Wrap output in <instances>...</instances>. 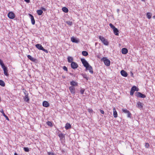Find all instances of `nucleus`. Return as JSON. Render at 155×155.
<instances>
[{"instance_id": "52", "label": "nucleus", "mask_w": 155, "mask_h": 155, "mask_svg": "<svg viewBox=\"0 0 155 155\" xmlns=\"http://www.w3.org/2000/svg\"><path fill=\"white\" fill-rule=\"evenodd\" d=\"M153 18H155V16H153Z\"/></svg>"}, {"instance_id": "8", "label": "nucleus", "mask_w": 155, "mask_h": 155, "mask_svg": "<svg viewBox=\"0 0 155 155\" xmlns=\"http://www.w3.org/2000/svg\"><path fill=\"white\" fill-rule=\"evenodd\" d=\"M71 67L73 69L77 68L78 66V64L74 62H72L71 64Z\"/></svg>"}, {"instance_id": "26", "label": "nucleus", "mask_w": 155, "mask_h": 155, "mask_svg": "<svg viewBox=\"0 0 155 155\" xmlns=\"http://www.w3.org/2000/svg\"><path fill=\"white\" fill-rule=\"evenodd\" d=\"M131 89L134 91H139V88H137L136 86H134L132 87Z\"/></svg>"}, {"instance_id": "37", "label": "nucleus", "mask_w": 155, "mask_h": 155, "mask_svg": "<svg viewBox=\"0 0 155 155\" xmlns=\"http://www.w3.org/2000/svg\"><path fill=\"white\" fill-rule=\"evenodd\" d=\"M24 150L25 152H28L29 151V149L28 147H24Z\"/></svg>"}, {"instance_id": "50", "label": "nucleus", "mask_w": 155, "mask_h": 155, "mask_svg": "<svg viewBox=\"0 0 155 155\" xmlns=\"http://www.w3.org/2000/svg\"><path fill=\"white\" fill-rule=\"evenodd\" d=\"M141 1H143V2H145V0H141Z\"/></svg>"}, {"instance_id": "35", "label": "nucleus", "mask_w": 155, "mask_h": 155, "mask_svg": "<svg viewBox=\"0 0 155 155\" xmlns=\"http://www.w3.org/2000/svg\"><path fill=\"white\" fill-rule=\"evenodd\" d=\"M66 23L68 25H71L72 24V22L70 21H67Z\"/></svg>"}, {"instance_id": "16", "label": "nucleus", "mask_w": 155, "mask_h": 155, "mask_svg": "<svg viewBox=\"0 0 155 155\" xmlns=\"http://www.w3.org/2000/svg\"><path fill=\"white\" fill-rule=\"evenodd\" d=\"M29 15L31 17V19L32 24L33 25H34L35 24V22L33 16L31 14H29Z\"/></svg>"}, {"instance_id": "48", "label": "nucleus", "mask_w": 155, "mask_h": 155, "mask_svg": "<svg viewBox=\"0 0 155 155\" xmlns=\"http://www.w3.org/2000/svg\"><path fill=\"white\" fill-rule=\"evenodd\" d=\"M24 0L27 3H29L30 2V0Z\"/></svg>"}, {"instance_id": "27", "label": "nucleus", "mask_w": 155, "mask_h": 155, "mask_svg": "<svg viewBox=\"0 0 155 155\" xmlns=\"http://www.w3.org/2000/svg\"><path fill=\"white\" fill-rule=\"evenodd\" d=\"M68 61L69 62L71 63L72 62V61L73 60V58L72 57H71L69 56L68 58Z\"/></svg>"}, {"instance_id": "31", "label": "nucleus", "mask_w": 155, "mask_h": 155, "mask_svg": "<svg viewBox=\"0 0 155 155\" xmlns=\"http://www.w3.org/2000/svg\"><path fill=\"white\" fill-rule=\"evenodd\" d=\"M25 101L26 102H28L29 101V98L28 96L26 95L25 98Z\"/></svg>"}, {"instance_id": "10", "label": "nucleus", "mask_w": 155, "mask_h": 155, "mask_svg": "<svg viewBox=\"0 0 155 155\" xmlns=\"http://www.w3.org/2000/svg\"><path fill=\"white\" fill-rule=\"evenodd\" d=\"M4 71V74L6 76H8V71L7 70V68L6 67H5V66H3L2 67Z\"/></svg>"}, {"instance_id": "3", "label": "nucleus", "mask_w": 155, "mask_h": 155, "mask_svg": "<svg viewBox=\"0 0 155 155\" xmlns=\"http://www.w3.org/2000/svg\"><path fill=\"white\" fill-rule=\"evenodd\" d=\"M35 46L38 49L42 50L46 53H48V51L46 49H45L41 45L37 44L35 45Z\"/></svg>"}, {"instance_id": "34", "label": "nucleus", "mask_w": 155, "mask_h": 155, "mask_svg": "<svg viewBox=\"0 0 155 155\" xmlns=\"http://www.w3.org/2000/svg\"><path fill=\"white\" fill-rule=\"evenodd\" d=\"M85 91V90L84 89H81L80 91V92L81 94H84Z\"/></svg>"}, {"instance_id": "7", "label": "nucleus", "mask_w": 155, "mask_h": 155, "mask_svg": "<svg viewBox=\"0 0 155 155\" xmlns=\"http://www.w3.org/2000/svg\"><path fill=\"white\" fill-rule=\"evenodd\" d=\"M8 16L9 18L13 19L15 17V15L13 12H11L8 13Z\"/></svg>"}, {"instance_id": "45", "label": "nucleus", "mask_w": 155, "mask_h": 155, "mask_svg": "<svg viewBox=\"0 0 155 155\" xmlns=\"http://www.w3.org/2000/svg\"><path fill=\"white\" fill-rule=\"evenodd\" d=\"M63 134H59V137L61 138H62L63 137Z\"/></svg>"}, {"instance_id": "38", "label": "nucleus", "mask_w": 155, "mask_h": 155, "mask_svg": "<svg viewBox=\"0 0 155 155\" xmlns=\"http://www.w3.org/2000/svg\"><path fill=\"white\" fill-rule=\"evenodd\" d=\"M145 146L146 148H148L150 147V144L149 143H146Z\"/></svg>"}, {"instance_id": "5", "label": "nucleus", "mask_w": 155, "mask_h": 155, "mask_svg": "<svg viewBox=\"0 0 155 155\" xmlns=\"http://www.w3.org/2000/svg\"><path fill=\"white\" fill-rule=\"evenodd\" d=\"M122 110L123 112L127 114V117L128 118H131V114L130 112L126 109H122Z\"/></svg>"}, {"instance_id": "6", "label": "nucleus", "mask_w": 155, "mask_h": 155, "mask_svg": "<svg viewBox=\"0 0 155 155\" xmlns=\"http://www.w3.org/2000/svg\"><path fill=\"white\" fill-rule=\"evenodd\" d=\"M135 95L137 97L144 98L146 96L140 92H137L135 93Z\"/></svg>"}, {"instance_id": "12", "label": "nucleus", "mask_w": 155, "mask_h": 155, "mask_svg": "<svg viewBox=\"0 0 155 155\" xmlns=\"http://www.w3.org/2000/svg\"><path fill=\"white\" fill-rule=\"evenodd\" d=\"M70 84L71 86H78V83L74 81H72L70 82Z\"/></svg>"}, {"instance_id": "33", "label": "nucleus", "mask_w": 155, "mask_h": 155, "mask_svg": "<svg viewBox=\"0 0 155 155\" xmlns=\"http://www.w3.org/2000/svg\"><path fill=\"white\" fill-rule=\"evenodd\" d=\"M134 91H133V89L132 90L131 88V91H130V94L132 96L134 94Z\"/></svg>"}, {"instance_id": "43", "label": "nucleus", "mask_w": 155, "mask_h": 155, "mask_svg": "<svg viewBox=\"0 0 155 155\" xmlns=\"http://www.w3.org/2000/svg\"><path fill=\"white\" fill-rule=\"evenodd\" d=\"M83 77L84 78H85L87 80H88V78L87 77V75H83Z\"/></svg>"}, {"instance_id": "47", "label": "nucleus", "mask_w": 155, "mask_h": 155, "mask_svg": "<svg viewBox=\"0 0 155 155\" xmlns=\"http://www.w3.org/2000/svg\"><path fill=\"white\" fill-rule=\"evenodd\" d=\"M4 117H5V118H6V120H9L8 117L6 115H5V116Z\"/></svg>"}, {"instance_id": "30", "label": "nucleus", "mask_w": 155, "mask_h": 155, "mask_svg": "<svg viewBox=\"0 0 155 155\" xmlns=\"http://www.w3.org/2000/svg\"><path fill=\"white\" fill-rule=\"evenodd\" d=\"M47 124L48 126H49L51 127H52L53 126L52 123L49 121H48L47 122Z\"/></svg>"}, {"instance_id": "15", "label": "nucleus", "mask_w": 155, "mask_h": 155, "mask_svg": "<svg viewBox=\"0 0 155 155\" xmlns=\"http://www.w3.org/2000/svg\"><path fill=\"white\" fill-rule=\"evenodd\" d=\"M128 51L127 49L126 48H123L121 50V52L122 54H127Z\"/></svg>"}, {"instance_id": "39", "label": "nucleus", "mask_w": 155, "mask_h": 155, "mask_svg": "<svg viewBox=\"0 0 155 155\" xmlns=\"http://www.w3.org/2000/svg\"><path fill=\"white\" fill-rule=\"evenodd\" d=\"M0 112L4 116H5L6 115L5 114V113H4V110L2 109H1L0 110Z\"/></svg>"}, {"instance_id": "4", "label": "nucleus", "mask_w": 155, "mask_h": 155, "mask_svg": "<svg viewBox=\"0 0 155 155\" xmlns=\"http://www.w3.org/2000/svg\"><path fill=\"white\" fill-rule=\"evenodd\" d=\"M81 60L84 66L86 68H87V67L90 65L85 59L81 58Z\"/></svg>"}, {"instance_id": "49", "label": "nucleus", "mask_w": 155, "mask_h": 155, "mask_svg": "<svg viewBox=\"0 0 155 155\" xmlns=\"http://www.w3.org/2000/svg\"><path fill=\"white\" fill-rule=\"evenodd\" d=\"M14 155H18L16 153H14Z\"/></svg>"}, {"instance_id": "9", "label": "nucleus", "mask_w": 155, "mask_h": 155, "mask_svg": "<svg viewBox=\"0 0 155 155\" xmlns=\"http://www.w3.org/2000/svg\"><path fill=\"white\" fill-rule=\"evenodd\" d=\"M69 89L71 93L73 94H74L75 93V87L73 86H70L69 87Z\"/></svg>"}, {"instance_id": "1", "label": "nucleus", "mask_w": 155, "mask_h": 155, "mask_svg": "<svg viewBox=\"0 0 155 155\" xmlns=\"http://www.w3.org/2000/svg\"><path fill=\"white\" fill-rule=\"evenodd\" d=\"M99 38L101 40V42L105 45H108V42L104 37L100 36L99 37Z\"/></svg>"}, {"instance_id": "42", "label": "nucleus", "mask_w": 155, "mask_h": 155, "mask_svg": "<svg viewBox=\"0 0 155 155\" xmlns=\"http://www.w3.org/2000/svg\"><path fill=\"white\" fill-rule=\"evenodd\" d=\"M63 69L65 71H68V69H67V68L65 66L63 67Z\"/></svg>"}, {"instance_id": "41", "label": "nucleus", "mask_w": 155, "mask_h": 155, "mask_svg": "<svg viewBox=\"0 0 155 155\" xmlns=\"http://www.w3.org/2000/svg\"><path fill=\"white\" fill-rule=\"evenodd\" d=\"M88 111L89 113H91L93 112L91 108L88 109Z\"/></svg>"}, {"instance_id": "53", "label": "nucleus", "mask_w": 155, "mask_h": 155, "mask_svg": "<svg viewBox=\"0 0 155 155\" xmlns=\"http://www.w3.org/2000/svg\"><path fill=\"white\" fill-rule=\"evenodd\" d=\"M119 11V9H117V11Z\"/></svg>"}, {"instance_id": "22", "label": "nucleus", "mask_w": 155, "mask_h": 155, "mask_svg": "<svg viewBox=\"0 0 155 155\" xmlns=\"http://www.w3.org/2000/svg\"><path fill=\"white\" fill-rule=\"evenodd\" d=\"M27 57L30 60L34 62L35 60V59L34 58L32 57L31 55H27Z\"/></svg>"}, {"instance_id": "29", "label": "nucleus", "mask_w": 155, "mask_h": 155, "mask_svg": "<svg viewBox=\"0 0 155 155\" xmlns=\"http://www.w3.org/2000/svg\"><path fill=\"white\" fill-rule=\"evenodd\" d=\"M0 85L2 86H5V83L2 80H0Z\"/></svg>"}, {"instance_id": "21", "label": "nucleus", "mask_w": 155, "mask_h": 155, "mask_svg": "<svg viewBox=\"0 0 155 155\" xmlns=\"http://www.w3.org/2000/svg\"><path fill=\"white\" fill-rule=\"evenodd\" d=\"M65 127L66 130H68L71 128V126L69 123H67L66 124Z\"/></svg>"}, {"instance_id": "13", "label": "nucleus", "mask_w": 155, "mask_h": 155, "mask_svg": "<svg viewBox=\"0 0 155 155\" xmlns=\"http://www.w3.org/2000/svg\"><path fill=\"white\" fill-rule=\"evenodd\" d=\"M137 106L138 108L141 109L143 107V104L140 101H138L137 103Z\"/></svg>"}, {"instance_id": "2", "label": "nucleus", "mask_w": 155, "mask_h": 155, "mask_svg": "<svg viewBox=\"0 0 155 155\" xmlns=\"http://www.w3.org/2000/svg\"><path fill=\"white\" fill-rule=\"evenodd\" d=\"M101 61H103L104 62V64L107 66H110V61L108 59H107L106 57L103 58L101 59Z\"/></svg>"}, {"instance_id": "19", "label": "nucleus", "mask_w": 155, "mask_h": 155, "mask_svg": "<svg viewBox=\"0 0 155 155\" xmlns=\"http://www.w3.org/2000/svg\"><path fill=\"white\" fill-rule=\"evenodd\" d=\"M42 104L43 106L45 107H48L49 106V104L46 101H43Z\"/></svg>"}, {"instance_id": "40", "label": "nucleus", "mask_w": 155, "mask_h": 155, "mask_svg": "<svg viewBox=\"0 0 155 155\" xmlns=\"http://www.w3.org/2000/svg\"><path fill=\"white\" fill-rule=\"evenodd\" d=\"M41 9L42 11H45L47 10V9L46 8L43 7H41Z\"/></svg>"}, {"instance_id": "25", "label": "nucleus", "mask_w": 155, "mask_h": 155, "mask_svg": "<svg viewBox=\"0 0 155 155\" xmlns=\"http://www.w3.org/2000/svg\"><path fill=\"white\" fill-rule=\"evenodd\" d=\"M62 11L65 13H67L68 12V10L67 8L66 7H63L62 8Z\"/></svg>"}, {"instance_id": "17", "label": "nucleus", "mask_w": 155, "mask_h": 155, "mask_svg": "<svg viewBox=\"0 0 155 155\" xmlns=\"http://www.w3.org/2000/svg\"><path fill=\"white\" fill-rule=\"evenodd\" d=\"M113 115L114 118H116L117 117V111L115 107L113 108Z\"/></svg>"}, {"instance_id": "24", "label": "nucleus", "mask_w": 155, "mask_h": 155, "mask_svg": "<svg viewBox=\"0 0 155 155\" xmlns=\"http://www.w3.org/2000/svg\"><path fill=\"white\" fill-rule=\"evenodd\" d=\"M37 12L39 15H41L43 13V11H42V10L41 9L38 10L37 11Z\"/></svg>"}, {"instance_id": "18", "label": "nucleus", "mask_w": 155, "mask_h": 155, "mask_svg": "<svg viewBox=\"0 0 155 155\" xmlns=\"http://www.w3.org/2000/svg\"><path fill=\"white\" fill-rule=\"evenodd\" d=\"M120 73L121 75L124 77H126L127 76V73L124 70H122L120 71Z\"/></svg>"}, {"instance_id": "51", "label": "nucleus", "mask_w": 155, "mask_h": 155, "mask_svg": "<svg viewBox=\"0 0 155 155\" xmlns=\"http://www.w3.org/2000/svg\"><path fill=\"white\" fill-rule=\"evenodd\" d=\"M97 58H99V55H98V56H97Z\"/></svg>"}, {"instance_id": "28", "label": "nucleus", "mask_w": 155, "mask_h": 155, "mask_svg": "<svg viewBox=\"0 0 155 155\" xmlns=\"http://www.w3.org/2000/svg\"><path fill=\"white\" fill-rule=\"evenodd\" d=\"M82 54L83 56H87V55H88V53L86 51H82Z\"/></svg>"}, {"instance_id": "32", "label": "nucleus", "mask_w": 155, "mask_h": 155, "mask_svg": "<svg viewBox=\"0 0 155 155\" xmlns=\"http://www.w3.org/2000/svg\"><path fill=\"white\" fill-rule=\"evenodd\" d=\"M0 64L1 66L2 67L5 66L3 63V61L0 59Z\"/></svg>"}, {"instance_id": "11", "label": "nucleus", "mask_w": 155, "mask_h": 155, "mask_svg": "<svg viewBox=\"0 0 155 155\" xmlns=\"http://www.w3.org/2000/svg\"><path fill=\"white\" fill-rule=\"evenodd\" d=\"M87 70H88L89 72L91 74L93 73V71L92 67L90 65L87 68H86Z\"/></svg>"}, {"instance_id": "36", "label": "nucleus", "mask_w": 155, "mask_h": 155, "mask_svg": "<svg viewBox=\"0 0 155 155\" xmlns=\"http://www.w3.org/2000/svg\"><path fill=\"white\" fill-rule=\"evenodd\" d=\"M109 25L110 27L113 29H114L115 28V27L111 23H110L109 24Z\"/></svg>"}, {"instance_id": "14", "label": "nucleus", "mask_w": 155, "mask_h": 155, "mask_svg": "<svg viewBox=\"0 0 155 155\" xmlns=\"http://www.w3.org/2000/svg\"><path fill=\"white\" fill-rule=\"evenodd\" d=\"M71 41L72 42L76 43H78L79 42V39L75 38L73 37L71 38Z\"/></svg>"}, {"instance_id": "44", "label": "nucleus", "mask_w": 155, "mask_h": 155, "mask_svg": "<svg viewBox=\"0 0 155 155\" xmlns=\"http://www.w3.org/2000/svg\"><path fill=\"white\" fill-rule=\"evenodd\" d=\"M48 155H55L54 153L52 152H48Z\"/></svg>"}, {"instance_id": "20", "label": "nucleus", "mask_w": 155, "mask_h": 155, "mask_svg": "<svg viewBox=\"0 0 155 155\" xmlns=\"http://www.w3.org/2000/svg\"><path fill=\"white\" fill-rule=\"evenodd\" d=\"M113 30L114 34L116 35H119V32L117 29L115 28Z\"/></svg>"}, {"instance_id": "46", "label": "nucleus", "mask_w": 155, "mask_h": 155, "mask_svg": "<svg viewBox=\"0 0 155 155\" xmlns=\"http://www.w3.org/2000/svg\"><path fill=\"white\" fill-rule=\"evenodd\" d=\"M100 112L102 114H104V111L103 110H100Z\"/></svg>"}, {"instance_id": "23", "label": "nucleus", "mask_w": 155, "mask_h": 155, "mask_svg": "<svg viewBox=\"0 0 155 155\" xmlns=\"http://www.w3.org/2000/svg\"><path fill=\"white\" fill-rule=\"evenodd\" d=\"M147 18L150 19L151 18L152 16V14L150 12H147Z\"/></svg>"}]
</instances>
